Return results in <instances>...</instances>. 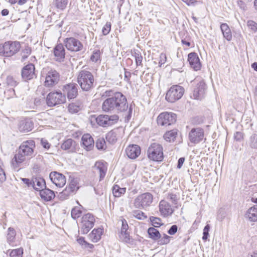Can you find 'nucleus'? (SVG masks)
Masks as SVG:
<instances>
[{"instance_id": "obj_16", "label": "nucleus", "mask_w": 257, "mask_h": 257, "mask_svg": "<svg viewBox=\"0 0 257 257\" xmlns=\"http://www.w3.org/2000/svg\"><path fill=\"white\" fill-rule=\"evenodd\" d=\"M59 80V75L58 73L55 70H51L47 74L44 82L45 86L52 87L57 84Z\"/></svg>"}, {"instance_id": "obj_60", "label": "nucleus", "mask_w": 257, "mask_h": 257, "mask_svg": "<svg viewBox=\"0 0 257 257\" xmlns=\"http://www.w3.org/2000/svg\"><path fill=\"white\" fill-rule=\"evenodd\" d=\"M22 181L27 185L28 187H32V180H30L29 179L23 178Z\"/></svg>"}, {"instance_id": "obj_63", "label": "nucleus", "mask_w": 257, "mask_h": 257, "mask_svg": "<svg viewBox=\"0 0 257 257\" xmlns=\"http://www.w3.org/2000/svg\"><path fill=\"white\" fill-rule=\"evenodd\" d=\"M242 138V134L240 132H237L234 134V138L236 140H240Z\"/></svg>"}, {"instance_id": "obj_50", "label": "nucleus", "mask_w": 257, "mask_h": 257, "mask_svg": "<svg viewBox=\"0 0 257 257\" xmlns=\"http://www.w3.org/2000/svg\"><path fill=\"white\" fill-rule=\"evenodd\" d=\"M81 210L78 207H75L71 210V216L73 218L76 219L80 216L81 214Z\"/></svg>"}, {"instance_id": "obj_24", "label": "nucleus", "mask_w": 257, "mask_h": 257, "mask_svg": "<svg viewBox=\"0 0 257 257\" xmlns=\"http://www.w3.org/2000/svg\"><path fill=\"white\" fill-rule=\"evenodd\" d=\"M55 59L57 61L62 62L64 59V48L62 44L57 45L54 49Z\"/></svg>"}, {"instance_id": "obj_55", "label": "nucleus", "mask_w": 257, "mask_h": 257, "mask_svg": "<svg viewBox=\"0 0 257 257\" xmlns=\"http://www.w3.org/2000/svg\"><path fill=\"white\" fill-rule=\"evenodd\" d=\"M159 59V64L160 66H161L163 64H165L166 61L167 57L166 54L163 53H161Z\"/></svg>"}, {"instance_id": "obj_1", "label": "nucleus", "mask_w": 257, "mask_h": 257, "mask_svg": "<svg viewBox=\"0 0 257 257\" xmlns=\"http://www.w3.org/2000/svg\"><path fill=\"white\" fill-rule=\"evenodd\" d=\"M102 97H108L103 102L102 109L107 112L118 113L126 110L128 107L125 96L121 92L113 93L111 90L105 91Z\"/></svg>"}, {"instance_id": "obj_38", "label": "nucleus", "mask_w": 257, "mask_h": 257, "mask_svg": "<svg viewBox=\"0 0 257 257\" xmlns=\"http://www.w3.org/2000/svg\"><path fill=\"white\" fill-rule=\"evenodd\" d=\"M149 237L154 240H158L161 237L159 231L154 227H150L148 229Z\"/></svg>"}, {"instance_id": "obj_40", "label": "nucleus", "mask_w": 257, "mask_h": 257, "mask_svg": "<svg viewBox=\"0 0 257 257\" xmlns=\"http://www.w3.org/2000/svg\"><path fill=\"white\" fill-rule=\"evenodd\" d=\"M126 191V188L124 187L121 188L117 185L113 186L112 188V193L115 197H119L122 194H124Z\"/></svg>"}, {"instance_id": "obj_43", "label": "nucleus", "mask_w": 257, "mask_h": 257, "mask_svg": "<svg viewBox=\"0 0 257 257\" xmlns=\"http://www.w3.org/2000/svg\"><path fill=\"white\" fill-rule=\"evenodd\" d=\"M23 249L22 247L13 249L10 252V257H22Z\"/></svg>"}, {"instance_id": "obj_4", "label": "nucleus", "mask_w": 257, "mask_h": 257, "mask_svg": "<svg viewBox=\"0 0 257 257\" xmlns=\"http://www.w3.org/2000/svg\"><path fill=\"white\" fill-rule=\"evenodd\" d=\"M19 42L8 41L0 44V56L11 57L15 55L20 49Z\"/></svg>"}, {"instance_id": "obj_64", "label": "nucleus", "mask_w": 257, "mask_h": 257, "mask_svg": "<svg viewBox=\"0 0 257 257\" xmlns=\"http://www.w3.org/2000/svg\"><path fill=\"white\" fill-rule=\"evenodd\" d=\"M183 2L185 3L187 5L190 6L193 5L195 2H196V0H182Z\"/></svg>"}, {"instance_id": "obj_39", "label": "nucleus", "mask_w": 257, "mask_h": 257, "mask_svg": "<svg viewBox=\"0 0 257 257\" xmlns=\"http://www.w3.org/2000/svg\"><path fill=\"white\" fill-rule=\"evenodd\" d=\"M177 136L176 130H173L166 132L164 135V139L169 142L174 141Z\"/></svg>"}, {"instance_id": "obj_3", "label": "nucleus", "mask_w": 257, "mask_h": 257, "mask_svg": "<svg viewBox=\"0 0 257 257\" xmlns=\"http://www.w3.org/2000/svg\"><path fill=\"white\" fill-rule=\"evenodd\" d=\"M77 80L83 90L89 91L93 87L94 77L92 73L88 71L81 70L78 75Z\"/></svg>"}, {"instance_id": "obj_62", "label": "nucleus", "mask_w": 257, "mask_h": 257, "mask_svg": "<svg viewBox=\"0 0 257 257\" xmlns=\"http://www.w3.org/2000/svg\"><path fill=\"white\" fill-rule=\"evenodd\" d=\"M185 161L184 158H180L178 161L177 168L180 169L182 167L184 162Z\"/></svg>"}, {"instance_id": "obj_18", "label": "nucleus", "mask_w": 257, "mask_h": 257, "mask_svg": "<svg viewBox=\"0 0 257 257\" xmlns=\"http://www.w3.org/2000/svg\"><path fill=\"white\" fill-rule=\"evenodd\" d=\"M65 47L69 51L77 52L81 49L82 45L78 40L69 38L65 40Z\"/></svg>"}, {"instance_id": "obj_41", "label": "nucleus", "mask_w": 257, "mask_h": 257, "mask_svg": "<svg viewBox=\"0 0 257 257\" xmlns=\"http://www.w3.org/2000/svg\"><path fill=\"white\" fill-rule=\"evenodd\" d=\"M132 55L135 59L136 65L137 66L142 65L143 57L140 51L138 50H134L132 52Z\"/></svg>"}, {"instance_id": "obj_45", "label": "nucleus", "mask_w": 257, "mask_h": 257, "mask_svg": "<svg viewBox=\"0 0 257 257\" xmlns=\"http://www.w3.org/2000/svg\"><path fill=\"white\" fill-rule=\"evenodd\" d=\"M150 220L155 227H160L163 224L161 219L159 217L151 216Z\"/></svg>"}, {"instance_id": "obj_58", "label": "nucleus", "mask_w": 257, "mask_h": 257, "mask_svg": "<svg viewBox=\"0 0 257 257\" xmlns=\"http://www.w3.org/2000/svg\"><path fill=\"white\" fill-rule=\"evenodd\" d=\"M237 5L241 10L243 11L246 9L245 4L241 0L237 1Z\"/></svg>"}, {"instance_id": "obj_9", "label": "nucleus", "mask_w": 257, "mask_h": 257, "mask_svg": "<svg viewBox=\"0 0 257 257\" xmlns=\"http://www.w3.org/2000/svg\"><path fill=\"white\" fill-rule=\"evenodd\" d=\"M194 83L196 85L193 90V97L195 99H201L204 97L206 89V84L201 78H195Z\"/></svg>"}, {"instance_id": "obj_22", "label": "nucleus", "mask_w": 257, "mask_h": 257, "mask_svg": "<svg viewBox=\"0 0 257 257\" xmlns=\"http://www.w3.org/2000/svg\"><path fill=\"white\" fill-rule=\"evenodd\" d=\"M82 147L87 151L92 150L94 147V140L91 136L89 134L83 135L81 138Z\"/></svg>"}, {"instance_id": "obj_32", "label": "nucleus", "mask_w": 257, "mask_h": 257, "mask_svg": "<svg viewBox=\"0 0 257 257\" xmlns=\"http://www.w3.org/2000/svg\"><path fill=\"white\" fill-rule=\"evenodd\" d=\"M82 102L79 101H76L69 104L68 106V110L70 113H77L82 108Z\"/></svg>"}, {"instance_id": "obj_11", "label": "nucleus", "mask_w": 257, "mask_h": 257, "mask_svg": "<svg viewBox=\"0 0 257 257\" xmlns=\"http://www.w3.org/2000/svg\"><path fill=\"white\" fill-rule=\"evenodd\" d=\"M95 119L99 125L106 127L116 123L118 119V116L116 114L112 115H99Z\"/></svg>"}, {"instance_id": "obj_59", "label": "nucleus", "mask_w": 257, "mask_h": 257, "mask_svg": "<svg viewBox=\"0 0 257 257\" xmlns=\"http://www.w3.org/2000/svg\"><path fill=\"white\" fill-rule=\"evenodd\" d=\"M41 144L43 146V147L45 149H48L50 148V144L46 140L44 139H42Z\"/></svg>"}, {"instance_id": "obj_8", "label": "nucleus", "mask_w": 257, "mask_h": 257, "mask_svg": "<svg viewBox=\"0 0 257 257\" xmlns=\"http://www.w3.org/2000/svg\"><path fill=\"white\" fill-rule=\"evenodd\" d=\"M95 220L94 216L92 214L87 213L84 215L79 224L81 232L82 234L87 233L94 226Z\"/></svg>"}, {"instance_id": "obj_61", "label": "nucleus", "mask_w": 257, "mask_h": 257, "mask_svg": "<svg viewBox=\"0 0 257 257\" xmlns=\"http://www.w3.org/2000/svg\"><path fill=\"white\" fill-rule=\"evenodd\" d=\"M77 242L80 244H81V245H86V244H89V243H87L85 239H84V238L83 237H80L79 238H78L77 239Z\"/></svg>"}, {"instance_id": "obj_44", "label": "nucleus", "mask_w": 257, "mask_h": 257, "mask_svg": "<svg viewBox=\"0 0 257 257\" xmlns=\"http://www.w3.org/2000/svg\"><path fill=\"white\" fill-rule=\"evenodd\" d=\"M171 238V237L164 233L163 236H161L158 240V243L159 245L167 244L170 242Z\"/></svg>"}, {"instance_id": "obj_42", "label": "nucleus", "mask_w": 257, "mask_h": 257, "mask_svg": "<svg viewBox=\"0 0 257 257\" xmlns=\"http://www.w3.org/2000/svg\"><path fill=\"white\" fill-rule=\"evenodd\" d=\"M96 147L98 150H104L106 148L105 141L103 138H98L96 142Z\"/></svg>"}, {"instance_id": "obj_54", "label": "nucleus", "mask_w": 257, "mask_h": 257, "mask_svg": "<svg viewBox=\"0 0 257 257\" xmlns=\"http://www.w3.org/2000/svg\"><path fill=\"white\" fill-rule=\"evenodd\" d=\"M209 229H210V226L209 224H207L205 225V226L204 227V229H203V237H202V239L204 240H206L208 237V235H209Z\"/></svg>"}, {"instance_id": "obj_28", "label": "nucleus", "mask_w": 257, "mask_h": 257, "mask_svg": "<svg viewBox=\"0 0 257 257\" xmlns=\"http://www.w3.org/2000/svg\"><path fill=\"white\" fill-rule=\"evenodd\" d=\"M245 217L250 221H257V205L248 209L245 214Z\"/></svg>"}, {"instance_id": "obj_10", "label": "nucleus", "mask_w": 257, "mask_h": 257, "mask_svg": "<svg viewBox=\"0 0 257 257\" xmlns=\"http://www.w3.org/2000/svg\"><path fill=\"white\" fill-rule=\"evenodd\" d=\"M157 120L158 125H170L176 121V115L172 112H164L159 114Z\"/></svg>"}, {"instance_id": "obj_34", "label": "nucleus", "mask_w": 257, "mask_h": 257, "mask_svg": "<svg viewBox=\"0 0 257 257\" xmlns=\"http://www.w3.org/2000/svg\"><path fill=\"white\" fill-rule=\"evenodd\" d=\"M16 231L13 228L9 227L8 230L7 240L8 243L12 246H15Z\"/></svg>"}, {"instance_id": "obj_20", "label": "nucleus", "mask_w": 257, "mask_h": 257, "mask_svg": "<svg viewBox=\"0 0 257 257\" xmlns=\"http://www.w3.org/2000/svg\"><path fill=\"white\" fill-rule=\"evenodd\" d=\"M125 153L129 158L135 159L140 155L141 148L137 145H131L126 148Z\"/></svg>"}, {"instance_id": "obj_57", "label": "nucleus", "mask_w": 257, "mask_h": 257, "mask_svg": "<svg viewBox=\"0 0 257 257\" xmlns=\"http://www.w3.org/2000/svg\"><path fill=\"white\" fill-rule=\"evenodd\" d=\"M178 230V226L176 225H173L170 228V229L168 231V233L170 235H174L175 234Z\"/></svg>"}, {"instance_id": "obj_14", "label": "nucleus", "mask_w": 257, "mask_h": 257, "mask_svg": "<svg viewBox=\"0 0 257 257\" xmlns=\"http://www.w3.org/2000/svg\"><path fill=\"white\" fill-rule=\"evenodd\" d=\"M204 138V131L200 127L192 128L189 134V139L191 143L198 144Z\"/></svg>"}, {"instance_id": "obj_12", "label": "nucleus", "mask_w": 257, "mask_h": 257, "mask_svg": "<svg viewBox=\"0 0 257 257\" xmlns=\"http://www.w3.org/2000/svg\"><path fill=\"white\" fill-rule=\"evenodd\" d=\"M121 221V227L120 231L118 233L119 239L126 243L133 244L134 243L133 239L130 237V233L127 231L128 225L125 219H122Z\"/></svg>"}, {"instance_id": "obj_17", "label": "nucleus", "mask_w": 257, "mask_h": 257, "mask_svg": "<svg viewBox=\"0 0 257 257\" xmlns=\"http://www.w3.org/2000/svg\"><path fill=\"white\" fill-rule=\"evenodd\" d=\"M95 173L99 174V180H102L105 177L107 170V163L102 161H97L93 167Z\"/></svg>"}, {"instance_id": "obj_53", "label": "nucleus", "mask_w": 257, "mask_h": 257, "mask_svg": "<svg viewBox=\"0 0 257 257\" xmlns=\"http://www.w3.org/2000/svg\"><path fill=\"white\" fill-rule=\"evenodd\" d=\"M111 29V24L110 22H107L105 25L103 26L102 31L104 35H107Z\"/></svg>"}, {"instance_id": "obj_46", "label": "nucleus", "mask_w": 257, "mask_h": 257, "mask_svg": "<svg viewBox=\"0 0 257 257\" xmlns=\"http://www.w3.org/2000/svg\"><path fill=\"white\" fill-rule=\"evenodd\" d=\"M6 179V176L4 169V165L2 160L0 159V183L4 182Z\"/></svg>"}, {"instance_id": "obj_51", "label": "nucleus", "mask_w": 257, "mask_h": 257, "mask_svg": "<svg viewBox=\"0 0 257 257\" xmlns=\"http://www.w3.org/2000/svg\"><path fill=\"white\" fill-rule=\"evenodd\" d=\"M100 52L99 50H96L93 52L90 57V60L94 62H96L100 59Z\"/></svg>"}, {"instance_id": "obj_2", "label": "nucleus", "mask_w": 257, "mask_h": 257, "mask_svg": "<svg viewBox=\"0 0 257 257\" xmlns=\"http://www.w3.org/2000/svg\"><path fill=\"white\" fill-rule=\"evenodd\" d=\"M35 147V142L29 140L24 142L20 146L18 153L16 154L12 160V163L15 167L24 162L27 158L31 157L34 153Z\"/></svg>"}, {"instance_id": "obj_5", "label": "nucleus", "mask_w": 257, "mask_h": 257, "mask_svg": "<svg viewBox=\"0 0 257 257\" xmlns=\"http://www.w3.org/2000/svg\"><path fill=\"white\" fill-rule=\"evenodd\" d=\"M153 201V195L149 192L137 196L134 201V206L139 209H146L150 207Z\"/></svg>"}, {"instance_id": "obj_27", "label": "nucleus", "mask_w": 257, "mask_h": 257, "mask_svg": "<svg viewBox=\"0 0 257 257\" xmlns=\"http://www.w3.org/2000/svg\"><path fill=\"white\" fill-rule=\"evenodd\" d=\"M32 187L39 192L46 187L44 179L42 178H35L32 179Z\"/></svg>"}, {"instance_id": "obj_21", "label": "nucleus", "mask_w": 257, "mask_h": 257, "mask_svg": "<svg viewBox=\"0 0 257 257\" xmlns=\"http://www.w3.org/2000/svg\"><path fill=\"white\" fill-rule=\"evenodd\" d=\"M49 177L56 186L61 188L64 186V176L62 174L56 172H51Z\"/></svg>"}, {"instance_id": "obj_29", "label": "nucleus", "mask_w": 257, "mask_h": 257, "mask_svg": "<svg viewBox=\"0 0 257 257\" xmlns=\"http://www.w3.org/2000/svg\"><path fill=\"white\" fill-rule=\"evenodd\" d=\"M40 195L42 199L46 201L51 200L55 197L54 192L49 189H43L40 192Z\"/></svg>"}, {"instance_id": "obj_37", "label": "nucleus", "mask_w": 257, "mask_h": 257, "mask_svg": "<svg viewBox=\"0 0 257 257\" xmlns=\"http://www.w3.org/2000/svg\"><path fill=\"white\" fill-rule=\"evenodd\" d=\"M166 200L170 201L173 205L175 207H178V201L179 199L178 195L176 194L173 193L172 192H169L167 194L166 197Z\"/></svg>"}, {"instance_id": "obj_7", "label": "nucleus", "mask_w": 257, "mask_h": 257, "mask_svg": "<svg viewBox=\"0 0 257 257\" xmlns=\"http://www.w3.org/2000/svg\"><path fill=\"white\" fill-rule=\"evenodd\" d=\"M184 93V89L179 85H173L167 91L165 98L169 102L173 103L180 99Z\"/></svg>"}, {"instance_id": "obj_56", "label": "nucleus", "mask_w": 257, "mask_h": 257, "mask_svg": "<svg viewBox=\"0 0 257 257\" xmlns=\"http://www.w3.org/2000/svg\"><path fill=\"white\" fill-rule=\"evenodd\" d=\"M55 5L57 8L63 10L64 8V0H55Z\"/></svg>"}, {"instance_id": "obj_23", "label": "nucleus", "mask_w": 257, "mask_h": 257, "mask_svg": "<svg viewBox=\"0 0 257 257\" xmlns=\"http://www.w3.org/2000/svg\"><path fill=\"white\" fill-rule=\"evenodd\" d=\"M35 67L32 64L26 65L22 70V76L25 80H30L35 76Z\"/></svg>"}, {"instance_id": "obj_30", "label": "nucleus", "mask_w": 257, "mask_h": 257, "mask_svg": "<svg viewBox=\"0 0 257 257\" xmlns=\"http://www.w3.org/2000/svg\"><path fill=\"white\" fill-rule=\"evenodd\" d=\"M69 184L68 187L65 188V191H67L69 193H72L76 191L78 189L77 186L78 180L73 176H70Z\"/></svg>"}, {"instance_id": "obj_48", "label": "nucleus", "mask_w": 257, "mask_h": 257, "mask_svg": "<svg viewBox=\"0 0 257 257\" xmlns=\"http://www.w3.org/2000/svg\"><path fill=\"white\" fill-rule=\"evenodd\" d=\"M249 145L251 148L257 149V134H254L250 137Z\"/></svg>"}, {"instance_id": "obj_33", "label": "nucleus", "mask_w": 257, "mask_h": 257, "mask_svg": "<svg viewBox=\"0 0 257 257\" xmlns=\"http://www.w3.org/2000/svg\"><path fill=\"white\" fill-rule=\"evenodd\" d=\"M220 29L224 38L227 41H230L232 39V34L228 26L225 23H223L220 25Z\"/></svg>"}, {"instance_id": "obj_26", "label": "nucleus", "mask_w": 257, "mask_h": 257, "mask_svg": "<svg viewBox=\"0 0 257 257\" xmlns=\"http://www.w3.org/2000/svg\"><path fill=\"white\" fill-rule=\"evenodd\" d=\"M65 90L67 92V98L69 99L75 98L78 94L77 85L76 84L70 83L65 86Z\"/></svg>"}, {"instance_id": "obj_47", "label": "nucleus", "mask_w": 257, "mask_h": 257, "mask_svg": "<svg viewBox=\"0 0 257 257\" xmlns=\"http://www.w3.org/2000/svg\"><path fill=\"white\" fill-rule=\"evenodd\" d=\"M31 49L30 47H26L21 52L22 61H24L31 54Z\"/></svg>"}, {"instance_id": "obj_25", "label": "nucleus", "mask_w": 257, "mask_h": 257, "mask_svg": "<svg viewBox=\"0 0 257 257\" xmlns=\"http://www.w3.org/2000/svg\"><path fill=\"white\" fill-rule=\"evenodd\" d=\"M33 127L32 121L30 119L22 120L19 124V130L22 133H26L31 131Z\"/></svg>"}, {"instance_id": "obj_13", "label": "nucleus", "mask_w": 257, "mask_h": 257, "mask_svg": "<svg viewBox=\"0 0 257 257\" xmlns=\"http://www.w3.org/2000/svg\"><path fill=\"white\" fill-rule=\"evenodd\" d=\"M174 206L171 204L166 199L161 200L159 203V210L161 216L168 217L172 215L174 212Z\"/></svg>"}, {"instance_id": "obj_19", "label": "nucleus", "mask_w": 257, "mask_h": 257, "mask_svg": "<svg viewBox=\"0 0 257 257\" xmlns=\"http://www.w3.org/2000/svg\"><path fill=\"white\" fill-rule=\"evenodd\" d=\"M188 61L191 67L195 71L200 69L201 64L197 53L192 52L188 54Z\"/></svg>"}, {"instance_id": "obj_35", "label": "nucleus", "mask_w": 257, "mask_h": 257, "mask_svg": "<svg viewBox=\"0 0 257 257\" xmlns=\"http://www.w3.org/2000/svg\"><path fill=\"white\" fill-rule=\"evenodd\" d=\"M118 137V131L112 130L109 132L106 135V139L110 144H114Z\"/></svg>"}, {"instance_id": "obj_31", "label": "nucleus", "mask_w": 257, "mask_h": 257, "mask_svg": "<svg viewBox=\"0 0 257 257\" xmlns=\"http://www.w3.org/2000/svg\"><path fill=\"white\" fill-rule=\"evenodd\" d=\"M103 233V229L101 228L94 229L89 234L90 239L93 242H97L100 238Z\"/></svg>"}, {"instance_id": "obj_6", "label": "nucleus", "mask_w": 257, "mask_h": 257, "mask_svg": "<svg viewBox=\"0 0 257 257\" xmlns=\"http://www.w3.org/2000/svg\"><path fill=\"white\" fill-rule=\"evenodd\" d=\"M162 146L156 143H152L148 149V158L154 161H162L164 158Z\"/></svg>"}, {"instance_id": "obj_52", "label": "nucleus", "mask_w": 257, "mask_h": 257, "mask_svg": "<svg viewBox=\"0 0 257 257\" xmlns=\"http://www.w3.org/2000/svg\"><path fill=\"white\" fill-rule=\"evenodd\" d=\"M248 28L253 32L257 31V23L252 20H249L247 22Z\"/></svg>"}, {"instance_id": "obj_36", "label": "nucleus", "mask_w": 257, "mask_h": 257, "mask_svg": "<svg viewBox=\"0 0 257 257\" xmlns=\"http://www.w3.org/2000/svg\"><path fill=\"white\" fill-rule=\"evenodd\" d=\"M68 150L69 152H74L76 150V142L71 139L65 141V151Z\"/></svg>"}, {"instance_id": "obj_49", "label": "nucleus", "mask_w": 257, "mask_h": 257, "mask_svg": "<svg viewBox=\"0 0 257 257\" xmlns=\"http://www.w3.org/2000/svg\"><path fill=\"white\" fill-rule=\"evenodd\" d=\"M133 215L135 218L140 220L145 219L147 217L145 213L140 210L133 211Z\"/></svg>"}, {"instance_id": "obj_15", "label": "nucleus", "mask_w": 257, "mask_h": 257, "mask_svg": "<svg viewBox=\"0 0 257 257\" xmlns=\"http://www.w3.org/2000/svg\"><path fill=\"white\" fill-rule=\"evenodd\" d=\"M62 94L60 92H51L47 97V104L49 106H53L62 103Z\"/></svg>"}]
</instances>
